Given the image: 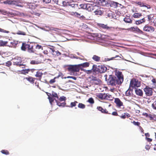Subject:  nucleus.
<instances>
[{
	"instance_id": "47",
	"label": "nucleus",
	"mask_w": 156,
	"mask_h": 156,
	"mask_svg": "<svg viewBox=\"0 0 156 156\" xmlns=\"http://www.w3.org/2000/svg\"><path fill=\"white\" fill-rule=\"evenodd\" d=\"M1 152L3 154H5V155H8L9 154V151L7 150H3L1 151Z\"/></svg>"
},
{
	"instance_id": "35",
	"label": "nucleus",
	"mask_w": 156,
	"mask_h": 156,
	"mask_svg": "<svg viewBox=\"0 0 156 156\" xmlns=\"http://www.w3.org/2000/svg\"><path fill=\"white\" fill-rule=\"evenodd\" d=\"M92 70L94 72H98V67H97V65H94L92 66Z\"/></svg>"
},
{
	"instance_id": "33",
	"label": "nucleus",
	"mask_w": 156,
	"mask_h": 156,
	"mask_svg": "<svg viewBox=\"0 0 156 156\" xmlns=\"http://www.w3.org/2000/svg\"><path fill=\"white\" fill-rule=\"evenodd\" d=\"M145 22V20L144 18H143L141 20H136L135 21V23L136 25H138L142 23H143Z\"/></svg>"
},
{
	"instance_id": "29",
	"label": "nucleus",
	"mask_w": 156,
	"mask_h": 156,
	"mask_svg": "<svg viewBox=\"0 0 156 156\" xmlns=\"http://www.w3.org/2000/svg\"><path fill=\"white\" fill-rule=\"evenodd\" d=\"M55 100L56 102L57 105L59 107H64L66 104V102H64L62 103H60L57 100H56L55 99Z\"/></svg>"
},
{
	"instance_id": "16",
	"label": "nucleus",
	"mask_w": 156,
	"mask_h": 156,
	"mask_svg": "<svg viewBox=\"0 0 156 156\" xmlns=\"http://www.w3.org/2000/svg\"><path fill=\"white\" fill-rule=\"evenodd\" d=\"M135 89V92L137 95L140 96H143V93L141 89L136 88Z\"/></svg>"
},
{
	"instance_id": "39",
	"label": "nucleus",
	"mask_w": 156,
	"mask_h": 156,
	"mask_svg": "<svg viewBox=\"0 0 156 156\" xmlns=\"http://www.w3.org/2000/svg\"><path fill=\"white\" fill-rule=\"evenodd\" d=\"M29 72V69H23L21 71V73L26 75Z\"/></svg>"
},
{
	"instance_id": "54",
	"label": "nucleus",
	"mask_w": 156,
	"mask_h": 156,
	"mask_svg": "<svg viewBox=\"0 0 156 156\" xmlns=\"http://www.w3.org/2000/svg\"><path fill=\"white\" fill-rule=\"evenodd\" d=\"M58 99V100L60 101H65L66 99V97L64 96H62Z\"/></svg>"
},
{
	"instance_id": "44",
	"label": "nucleus",
	"mask_w": 156,
	"mask_h": 156,
	"mask_svg": "<svg viewBox=\"0 0 156 156\" xmlns=\"http://www.w3.org/2000/svg\"><path fill=\"white\" fill-rule=\"evenodd\" d=\"M71 15H74V16H76L77 17H79L80 16V14L76 12H72Z\"/></svg>"
},
{
	"instance_id": "27",
	"label": "nucleus",
	"mask_w": 156,
	"mask_h": 156,
	"mask_svg": "<svg viewBox=\"0 0 156 156\" xmlns=\"http://www.w3.org/2000/svg\"><path fill=\"white\" fill-rule=\"evenodd\" d=\"M93 4H87V8L86 9L89 11H92L93 10Z\"/></svg>"
},
{
	"instance_id": "24",
	"label": "nucleus",
	"mask_w": 156,
	"mask_h": 156,
	"mask_svg": "<svg viewBox=\"0 0 156 156\" xmlns=\"http://www.w3.org/2000/svg\"><path fill=\"white\" fill-rule=\"evenodd\" d=\"M123 20L126 23H131L133 22L132 20L130 18V17L128 16L125 17L124 19Z\"/></svg>"
},
{
	"instance_id": "43",
	"label": "nucleus",
	"mask_w": 156,
	"mask_h": 156,
	"mask_svg": "<svg viewBox=\"0 0 156 156\" xmlns=\"http://www.w3.org/2000/svg\"><path fill=\"white\" fill-rule=\"evenodd\" d=\"M111 98V96L109 94H105V99L110 100Z\"/></svg>"
},
{
	"instance_id": "15",
	"label": "nucleus",
	"mask_w": 156,
	"mask_h": 156,
	"mask_svg": "<svg viewBox=\"0 0 156 156\" xmlns=\"http://www.w3.org/2000/svg\"><path fill=\"white\" fill-rule=\"evenodd\" d=\"M97 109H98L99 111H101L102 113L105 114H110L108 113V111L106 109L103 108L101 107L98 106L97 107Z\"/></svg>"
},
{
	"instance_id": "56",
	"label": "nucleus",
	"mask_w": 156,
	"mask_h": 156,
	"mask_svg": "<svg viewBox=\"0 0 156 156\" xmlns=\"http://www.w3.org/2000/svg\"><path fill=\"white\" fill-rule=\"evenodd\" d=\"M132 122L135 125L137 126H139L140 125V123L138 122H136L135 121H133Z\"/></svg>"
},
{
	"instance_id": "25",
	"label": "nucleus",
	"mask_w": 156,
	"mask_h": 156,
	"mask_svg": "<svg viewBox=\"0 0 156 156\" xmlns=\"http://www.w3.org/2000/svg\"><path fill=\"white\" fill-rule=\"evenodd\" d=\"M79 66L80 69H81V66L83 67H89L90 65V63L88 62H85L83 63L79 64Z\"/></svg>"
},
{
	"instance_id": "9",
	"label": "nucleus",
	"mask_w": 156,
	"mask_h": 156,
	"mask_svg": "<svg viewBox=\"0 0 156 156\" xmlns=\"http://www.w3.org/2000/svg\"><path fill=\"white\" fill-rule=\"evenodd\" d=\"M98 25L100 28L103 29H105L110 30H112L114 29V27H109L107 25H105L102 23H98Z\"/></svg>"
},
{
	"instance_id": "8",
	"label": "nucleus",
	"mask_w": 156,
	"mask_h": 156,
	"mask_svg": "<svg viewBox=\"0 0 156 156\" xmlns=\"http://www.w3.org/2000/svg\"><path fill=\"white\" fill-rule=\"evenodd\" d=\"M143 30L144 31L152 32H153L154 30V27L152 26H150L148 24L146 25L143 28Z\"/></svg>"
},
{
	"instance_id": "12",
	"label": "nucleus",
	"mask_w": 156,
	"mask_h": 156,
	"mask_svg": "<svg viewBox=\"0 0 156 156\" xmlns=\"http://www.w3.org/2000/svg\"><path fill=\"white\" fill-rule=\"evenodd\" d=\"M114 102L117 107L120 108L121 106H123V102L119 98H115Z\"/></svg>"
},
{
	"instance_id": "4",
	"label": "nucleus",
	"mask_w": 156,
	"mask_h": 156,
	"mask_svg": "<svg viewBox=\"0 0 156 156\" xmlns=\"http://www.w3.org/2000/svg\"><path fill=\"white\" fill-rule=\"evenodd\" d=\"M153 90L152 88L148 86H146L144 89V90L146 95L148 97H150L153 95Z\"/></svg>"
},
{
	"instance_id": "20",
	"label": "nucleus",
	"mask_w": 156,
	"mask_h": 156,
	"mask_svg": "<svg viewBox=\"0 0 156 156\" xmlns=\"http://www.w3.org/2000/svg\"><path fill=\"white\" fill-rule=\"evenodd\" d=\"M28 47H30V44L23 43L21 47V49L22 50L25 51L26 49H27V48H28Z\"/></svg>"
},
{
	"instance_id": "60",
	"label": "nucleus",
	"mask_w": 156,
	"mask_h": 156,
	"mask_svg": "<svg viewBox=\"0 0 156 156\" xmlns=\"http://www.w3.org/2000/svg\"><path fill=\"white\" fill-rule=\"evenodd\" d=\"M48 98L49 100L50 103L51 104L54 101V99L52 97H48Z\"/></svg>"
},
{
	"instance_id": "23",
	"label": "nucleus",
	"mask_w": 156,
	"mask_h": 156,
	"mask_svg": "<svg viewBox=\"0 0 156 156\" xmlns=\"http://www.w3.org/2000/svg\"><path fill=\"white\" fill-rule=\"evenodd\" d=\"M8 41H4L2 40H0V47L7 46Z\"/></svg>"
},
{
	"instance_id": "51",
	"label": "nucleus",
	"mask_w": 156,
	"mask_h": 156,
	"mask_svg": "<svg viewBox=\"0 0 156 156\" xmlns=\"http://www.w3.org/2000/svg\"><path fill=\"white\" fill-rule=\"evenodd\" d=\"M87 4H81L80 5V8L83 9H86Z\"/></svg>"
},
{
	"instance_id": "14",
	"label": "nucleus",
	"mask_w": 156,
	"mask_h": 156,
	"mask_svg": "<svg viewBox=\"0 0 156 156\" xmlns=\"http://www.w3.org/2000/svg\"><path fill=\"white\" fill-rule=\"evenodd\" d=\"M134 3L140 7H144L147 8L148 9L150 8V6L148 5H145V4L140 1H136Z\"/></svg>"
},
{
	"instance_id": "13",
	"label": "nucleus",
	"mask_w": 156,
	"mask_h": 156,
	"mask_svg": "<svg viewBox=\"0 0 156 156\" xmlns=\"http://www.w3.org/2000/svg\"><path fill=\"white\" fill-rule=\"evenodd\" d=\"M50 55H51L54 56H59L61 55V53L58 50L56 51L54 48H51Z\"/></svg>"
},
{
	"instance_id": "22",
	"label": "nucleus",
	"mask_w": 156,
	"mask_h": 156,
	"mask_svg": "<svg viewBox=\"0 0 156 156\" xmlns=\"http://www.w3.org/2000/svg\"><path fill=\"white\" fill-rule=\"evenodd\" d=\"M92 8V9H93V10H92V11H93L94 12H95V11H96V10H98V9H100V7L99 5L96 3L93 4Z\"/></svg>"
},
{
	"instance_id": "63",
	"label": "nucleus",
	"mask_w": 156,
	"mask_h": 156,
	"mask_svg": "<svg viewBox=\"0 0 156 156\" xmlns=\"http://www.w3.org/2000/svg\"><path fill=\"white\" fill-rule=\"evenodd\" d=\"M36 48L37 49H43V47H42L39 44H37L36 46Z\"/></svg>"
},
{
	"instance_id": "19",
	"label": "nucleus",
	"mask_w": 156,
	"mask_h": 156,
	"mask_svg": "<svg viewBox=\"0 0 156 156\" xmlns=\"http://www.w3.org/2000/svg\"><path fill=\"white\" fill-rule=\"evenodd\" d=\"M133 90L130 88L126 92L125 94L126 96L128 97H131L133 96Z\"/></svg>"
},
{
	"instance_id": "55",
	"label": "nucleus",
	"mask_w": 156,
	"mask_h": 156,
	"mask_svg": "<svg viewBox=\"0 0 156 156\" xmlns=\"http://www.w3.org/2000/svg\"><path fill=\"white\" fill-rule=\"evenodd\" d=\"M0 13L4 15H5L7 14V12L6 11L3 10V9H0Z\"/></svg>"
},
{
	"instance_id": "40",
	"label": "nucleus",
	"mask_w": 156,
	"mask_h": 156,
	"mask_svg": "<svg viewBox=\"0 0 156 156\" xmlns=\"http://www.w3.org/2000/svg\"><path fill=\"white\" fill-rule=\"evenodd\" d=\"M78 103V102L76 101H75L74 102H71L70 103V106H69V107L70 108H73L74 107H75L76 105V104Z\"/></svg>"
},
{
	"instance_id": "31",
	"label": "nucleus",
	"mask_w": 156,
	"mask_h": 156,
	"mask_svg": "<svg viewBox=\"0 0 156 156\" xmlns=\"http://www.w3.org/2000/svg\"><path fill=\"white\" fill-rule=\"evenodd\" d=\"M142 16L141 13L135 12L133 15V17L134 18H139Z\"/></svg>"
},
{
	"instance_id": "18",
	"label": "nucleus",
	"mask_w": 156,
	"mask_h": 156,
	"mask_svg": "<svg viewBox=\"0 0 156 156\" xmlns=\"http://www.w3.org/2000/svg\"><path fill=\"white\" fill-rule=\"evenodd\" d=\"M69 5L72 7L73 10H76L80 8L78 7V4L75 3H69Z\"/></svg>"
},
{
	"instance_id": "5",
	"label": "nucleus",
	"mask_w": 156,
	"mask_h": 156,
	"mask_svg": "<svg viewBox=\"0 0 156 156\" xmlns=\"http://www.w3.org/2000/svg\"><path fill=\"white\" fill-rule=\"evenodd\" d=\"M80 69L79 65H70L68 66V71L72 72H79Z\"/></svg>"
},
{
	"instance_id": "6",
	"label": "nucleus",
	"mask_w": 156,
	"mask_h": 156,
	"mask_svg": "<svg viewBox=\"0 0 156 156\" xmlns=\"http://www.w3.org/2000/svg\"><path fill=\"white\" fill-rule=\"evenodd\" d=\"M1 3H3L5 4H8L9 5H13L16 6H21L18 5V3L17 1L14 0H7L4 1L3 2Z\"/></svg>"
},
{
	"instance_id": "64",
	"label": "nucleus",
	"mask_w": 156,
	"mask_h": 156,
	"mask_svg": "<svg viewBox=\"0 0 156 156\" xmlns=\"http://www.w3.org/2000/svg\"><path fill=\"white\" fill-rule=\"evenodd\" d=\"M152 82L154 84V87L156 86V80L155 78H153L151 80Z\"/></svg>"
},
{
	"instance_id": "34",
	"label": "nucleus",
	"mask_w": 156,
	"mask_h": 156,
	"mask_svg": "<svg viewBox=\"0 0 156 156\" xmlns=\"http://www.w3.org/2000/svg\"><path fill=\"white\" fill-rule=\"evenodd\" d=\"M120 118L122 119H125L126 117L127 118H129L130 116V115L127 113H125L123 115H122L120 116Z\"/></svg>"
},
{
	"instance_id": "28",
	"label": "nucleus",
	"mask_w": 156,
	"mask_h": 156,
	"mask_svg": "<svg viewBox=\"0 0 156 156\" xmlns=\"http://www.w3.org/2000/svg\"><path fill=\"white\" fill-rule=\"evenodd\" d=\"M92 58L94 61L97 62H99L101 58L96 55H94L92 57Z\"/></svg>"
},
{
	"instance_id": "2",
	"label": "nucleus",
	"mask_w": 156,
	"mask_h": 156,
	"mask_svg": "<svg viewBox=\"0 0 156 156\" xmlns=\"http://www.w3.org/2000/svg\"><path fill=\"white\" fill-rule=\"evenodd\" d=\"M140 86L141 82L137 79L133 78L131 79L129 84V87H132L136 89Z\"/></svg>"
},
{
	"instance_id": "30",
	"label": "nucleus",
	"mask_w": 156,
	"mask_h": 156,
	"mask_svg": "<svg viewBox=\"0 0 156 156\" xmlns=\"http://www.w3.org/2000/svg\"><path fill=\"white\" fill-rule=\"evenodd\" d=\"M25 79L32 83H34L35 78L32 77H27L25 78Z\"/></svg>"
},
{
	"instance_id": "3",
	"label": "nucleus",
	"mask_w": 156,
	"mask_h": 156,
	"mask_svg": "<svg viewBox=\"0 0 156 156\" xmlns=\"http://www.w3.org/2000/svg\"><path fill=\"white\" fill-rule=\"evenodd\" d=\"M115 77H116L117 80L119 84H121L124 80L123 75L122 72L116 70L115 72Z\"/></svg>"
},
{
	"instance_id": "41",
	"label": "nucleus",
	"mask_w": 156,
	"mask_h": 156,
	"mask_svg": "<svg viewBox=\"0 0 156 156\" xmlns=\"http://www.w3.org/2000/svg\"><path fill=\"white\" fill-rule=\"evenodd\" d=\"M17 34L18 35H26V33L25 32L19 30L17 31Z\"/></svg>"
},
{
	"instance_id": "36",
	"label": "nucleus",
	"mask_w": 156,
	"mask_h": 156,
	"mask_svg": "<svg viewBox=\"0 0 156 156\" xmlns=\"http://www.w3.org/2000/svg\"><path fill=\"white\" fill-rule=\"evenodd\" d=\"M105 93H100L99 94L97 95L98 97L101 99H105Z\"/></svg>"
},
{
	"instance_id": "49",
	"label": "nucleus",
	"mask_w": 156,
	"mask_h": 156,
	"mask_svg": "<svg viewBox=\"0 0 156 156\" xmlns=\"http://www.w3.org/2000/svg\"><path fill=\"white\" fill-rule=\"evenodd\" d=\"M59 76H60L58 75L57 77H55L54 79L51 80L49 81V83H55V79L57 78H58Z\"/></svg>"
},
{
	"instance_id": "37",
	"label": "nucleus",
	"mask_w": 156,
	"mask_h": 156,
	"mask_svg": "<svg viewBox=\"0 0 156 156\" xmlns=\"http://www.w3.org/2000/svg\"><path fill=\"white\" fill-rule=\"evenodd\" d=\"M43 75V73H42L39 72V71H37L36 73V74L35 75V76L36 77H38L39 79L40 80L41 77Z\"/></svg>"
},
{
	"instance_id": "10",
	"label": "nucleus",
	"mask_w": 156,
	"mask_h": 156,
	"mask_svg": "<svg viewBox=\"0 0 156 156\" xmlns=\"http://www.w3.org/2000/svg\"><path fill=\"white\" fill-rule=\"evenodd\" d=\"M91 80L92 83L95 85L100 84L101 83V80L95 77L92 76Z\"/></svg>"
},
{
	"instance_id": "1",
	"label": "nucleus",
	"mask_w": 156,
	"mask_h": 156,
	"mask_svg": "<svg viewBox=\"0 0 156 156\" xmlns=\"http://www.w3.org/2000/svg\"><path fill=\"white\" fill-rule=\"evenodd\" d=\"M107 75H105V79L107 82V84L108 85H110L112 86H115L116 85H119V84L118 83L116 77L112 75H109V77L108 79H107Z\"/></svg>"
},
{
	"instance_id": "38",
	"label": "nucleus",
	"mask_w": 156,
	"mask_h": 156,
	"mask_svg": "<svg viewBox=\"0 0 156 156\" xmlns=\"http://www.w3.org/2000/svg\"><path fill=\"white\" fill-rule=\"evenodd\" d=\"M13 64L17 66H24V65L21 63V62H18L17 61L14 62Z\"/></svg>"
},
{
	"instance_id": "53",
	"label": "nucleus",
	"mask_w": 156,
	"mask_h": 156,
	"mask_svg": "<svg viewBox=\"0 0 156 156\" xmlns=\"http://www.w3.org/2000/svg\"><path fill=\"white\" fill-rule=\"evenodd\" d=\"M154 16L153 14H150L147 15V18L148 20L150 21L152 20V18L154 17Z\"/></svg>"
},
{
	"instance_id": "52",
	"label": "nucleus",
	"mask_w": 156,
	"mask_h": 156,
	"mask_svg": "<svg viewBox=\"0 0 156 156\" xmlns=\"http://www.w3.org/2000/svg\"><path fill=\"white\" fill-rule=\"evenodd\" d=\"M51 96L52 97H55L57 98L58 99V96L57 94L54 91H53L52 92Z\"/></svg>"
},
{
	"instance_id": "61",
	"label": "nucleus",
	"mask_w": 156,
	"mask_h": 156,
	"mask_svg": "<svg viewBox=\"0 0 156 156\" xmlns=\"http://www.w3.org/2000/svg\"><path fill=\"white\" fill-rule=\"evenodd\" d=\"M12 65V62L11 61H9L7 62L6 63L5 65L8 67H9L10 66H11Z\"/></svg>"
},
{
	"instance_id": "48",
	"label": "nucleus",
	"mask_w": 156,
	"mask_h": 156,
	"mask_svg": "<svg viewBox=\"0 0 156 156\" xmlns=\"http://www.w3.org/2000/svg\"><path fill=\"white\" fill-rule=\"evenodd\" d=\"M136 32L137 33H138V34H142V35L144 34V32L142 30H141L138 27L137 29H136Z\"/></svg>"
},
{
	"instance_id": "59",
	"label": "nucleus",
	"mask_w": 156,
	"mask_h": 156,
	"mask_svg": "<svg viewBox=\"0 0 156 156\" xmlns=\"http://www.w3.org/2000/svg\"><path fill=\"white\" fill-rule=\"evenodd\" d=\"M69 3L68 2H66L65 1H62V5L64 6H67L68 5H69Z\"/></svg>"
},
{
	"instance_id": "57",
	"label": "nucleus",
	"mask_w": 156,
	"mask_h": 156,
	"mask_svg": "<svg viewBox=\"0 0 156 156\" xmlns=\"http://www.w3.org/2000/svg\"><path fill=\"white\" fill-rule=\"evenodd\" d=\"M151 106L153 109L156 110V101L152 104Z\"/></svg>"
},
{
	"instance_id": "32",
	"label": "nucleus",
	"mask_w": 156,
	"mask_h": 156,
	"mask_svg": "<svg viewBox=\"0 0 156 156\" xmlns=\"http://www.w3.org/2000/svg\"><path fill=\"white\" fill-rule=\"evenodd\" d=\"M27 49L30 53H34L35 52V50L33 48V46L31 44H30V47H28Z\"/></svg>"
},
{
	"instance_id": "11",
	"label": "nucleus",
	"mask_w": 156,
	"mask_h": 156,
	"mask_svg": "<svg viewBox=\"0 0 156 156\" xmlns=\"http://www.w3.org/2000/svg\"><path fill=\"white\" fill-rule=\"evenodd\" d=\"M98 67V72L100 73H103L106 71L107 69V67L103 65H99Z\"/></svg>"
},
{
	"instance_id": "17",
	"label": "nucleus",
	"mask_w": 156,
	"mask_h": 156,
	"mask_svg": "<svg viewBox=\"0 0 156 156\" xmlns=\"http://www.w3.org/2000/svg\"><path fill=\"white\" fill-rule=\"evenodd\" d=\"M17 44V42L15 41H12L10 42L8 41L7 46L9 47H12L13 46H15Z\"/></svg>"
},
{
	"instance_id": "62",
	"label": "nucleus",
	"mask_w": 156,
	"mask_h": 156,
	"mask_svg": "<svg viewBox=\"0 0 156 156\" xmlns=\"http://www.w3.org/2000/svg\"><path fill=\"white\" fill-rule=\"evenodd\" d=\"M116 57H119V58H120V57H119L118 55H116L115 57H112V58H111L110 59L107 58V60H106V61H110L111 60H113L114 58H115Z\"/></svg>"
},
{
	"instance_id": "26",
	"label": "nucleus",
	"mask_w": 156,
	"mask_h": 156,
	"mask_svg": "<svg viewBox=\"0 0 156 156\" xmlns=\"http://www.w3.org/2000/svg\"><path fill=\"white\" fill-rule=\"evenodd\" d=\"M51 48H47L45 50H44L43 51V53L45 55H47L49 56H50V52H51Z\"/></svg>"
},
{
	"instance_id": "46",
	"label": "nucleus",
	"mask_w": 156,
	"mask_h": 156,
	"mask_svg": "<svg viewBox=\"0 0 156 156\" xmlns=\"http://www.w3.org/2000/svg\"><path fill=\"white\" fill-rule=\"evenodd\" d=\"M94 12L96 15H101L102 13L100 9H98V10H96V11H95Z\"/></svg>"
},
{
	"instance_id": "58",
	"label": "nucleus",
	"mask_w": 156,
	"mask_h": 156,
	"mask_svg": "<svg viewBox=\"0 0 156 156\" xmlns=\"http://www.w3.org/2000/svg\"><path fill=\"white\" fill-rule=\"evenodd\" d=\"M0 32L2 33H9V32L8 31L6 30L0 28Z\"/></svg>"
},
{
	"instance_id": "21",
	"label": "nucleus",
	"mask_w": 156,
	"mask_h": 156,
	"mask_svg": "<svg viewBox=\"0 0 156 156\" xmlns=\"http://www.w3.org/2000/svg\"><path fill=\"white\" fill-rule=\"evenodd\" d=\"M99 4L102 6H107V0H98Z\"/></svg>"
},
{
	"instance_id": "45",
	"label": "nucleus",
	"mask_w": 156,
	"mask_h": 156,
	"mask_svg": "<svg viewBox=\"0 0 156 156\" xmlns=\"http://www.w3.org/2000/svg\"><path fill=\"white\" fill-rule=\"evenodd\" d=\"M30 64L32 65L38 64L40 63V62L38 61L35 60H32L31 61Z\"/></svg>"
},
{
	"instance_id": "42",
	"label": "nucleus",
	"mask_w": 156,
	"mask_h": 156,
	"mask_svg": "<svg viewBox=\"0 0 156 156\" xmlns=\"http://www.w3.org/2000/svg\"><path fill=\"white\" fill-rule=\"evenodd\" d=\"M78 106L79 108L81 109H84L85 108V105L82 103H79Z\"/></svg>"
},
{
	"instance_id": "7",
	"label": "nucleus",
	"mask_w": 156,
	"mask_h": 156,
	"mask_svg": "<svg viewBox=\"0 0 156 156\" xmlns=\"http://www.w3.org/2000/svg\"><path fill=\"white\" fill-rule=\"evenodd\" d=\"M107 7H111L114 8H116L118 6V5L119 4L117 2L110 0H107Z\"/></svg>"
},
{
	"instance_id": "50",
	"label": "nucleus",
	"mask_w": 156,
	"mask_h": 156,
	"mask_svg": "<svg viewBox=\"0 0 156 156\" xmlns=\"http://www.w3.org/2000/svg\"><path fill=\"white\" fill-rule=\"evenodd\" d=\"M87 101L91 104H93L94 101V99L92 98H90Z\"/></svg>"
}]
</instances>
